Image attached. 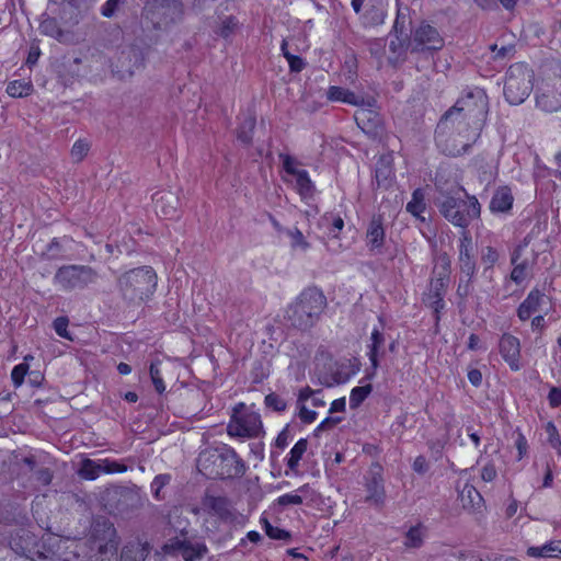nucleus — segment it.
Listing matches in <instances>:
<instances>
[{
    "label": "nucleus",
    "instance_id": "f257e3e1",
    "mask_svg": "<svg viewBox=\"0 0 561 561\" xmlns=\"http://www.w3.org/2000/svg\"><path fill=\"white\" fill-rule=\"evenodd\" d=\"M489 116V96L484 89H465L455 104L440 117L435 144L440 153L460 157L480 139Z\"/></svg>",
    "mask_w": 561,
    "mask_h": 561
},
{
    "label": "nucleus",
    "instance_id": "f03ea898",
    "mask_svg": "<svg viewBox=\"0 0 561 561\" xmlns=\"http://www.w3.org/2000/svg\"><path fill=\"white\" fill-rule=\"evenodd\" d=\"M197 470L207 479H233L243 476L244 461L233 447L222 444L203 450L196 461Z\"/></svg>",
    "mask_w": 561,
    "mask_h": 561
},
{
    "label": "nucleus",
    "instance_id": "7ed1b4c3",
    "mask_svg": "<svg viewBox=\"0 0 561 561\" xmlns=\"http://www.w3.org/2000/svg\"><path fill=\"white\" fill-rule=\"evenodd\" d=\"M327 305L323 291L317 286H308L287 306L285 318L293 328L307 332L319 322Z\"/></svg>",
    "mask_w": 561,
    "mask_h": 561
},
{
    "label": "nucleus",
    "instance_id": "20e7f679",
    "mask_svg": "<svg viewBox=\"0 0 561 561\" xmlns=\"http://www.w3.org/2000/svg\"><path fill=\"white\" fill-rule=\"evenodd\" d=\"M117 284L124 299L140 305L154 295L158 275L151 266H139L122 274Z\"/></svg>",
    "mask_w": 561,
    "mask_h": 561
},
{
    "label": "nucleus",
    "instance_id": "39448f33",
    "mask_svg": "<svg viewBox=\"0 0 561 561\" xmlns=\"http://www.w3.org/2000/svg\"><path fill=\"white\" fill-rule=\"evenodd\" d=\"M451 261L447 253L438 256L430 279L427 289L423 294V302L433 312L435 325L438 327L442 313L446 308L445 296L449 286Z\"/></svg>",
    "mask_w": 561,
    "mask_h": 561
},
{
    "label": "nucleus",
    "instance_id": "423d86ee",
    "mask_svg": "<svg viewBox=\"0 0 561 561\" xmlns=\"http://www.w3.org/2000/svg\"><path fill=\"white\" fill-rule=\"evenodd\" d=\"M440 215L453 226L469 231L470 224L481 216V205L474 195L466 193V199L446 195L438 204Z\"/></svg>",
    "mask_w": 561,
    "mask_h": 561
},
{
    "label": "nucleus",
    "instance_id": "0eeeda50",
    "mask_svg": "<svg viewBox=\"0 0 561 561\" xmlns=\"http://www.w3.org/2000/svg\"><path fill=\"white\" fill-rule=\"evenodd\" d=\"M534 88V71L526 62L511 65L505 75L504 96L512 105L522 104Z\"/></svg>",
    "mask_w": 561,
    "mask_h": 561
},
{
    "label": "nucleus",
    "instance_id": "6e6552de",
    "mask_svg": "<svg viewBox=\"0 0 561 561\" xmlns=\"http://www.w3.org/2000/svg\"><path fill=\"white\" fill-rule=\"evenodd\" d=\"M96 279V271L89 265H64L54 275V284L65 291L82 290Z\"/></svg>",
    "mask_w": 561,
    "mask_h": 561
},
{
    "label": "nucleus",
    "instance_id": "1a4fd4ad",
    "mask_svg": "<svg viewBox=\"0 0 561 561\" xmlns=\"http://www.w3.org/2000/svg\"><path fill=\"white\" fill-rule=\"evenodd\" d=\"M278 158L282 162L283 171L295 178V191L300 196L301 201L312 198L316 187L309 172L305 169H298L297 164H299V162L295 157L288 153H279Z\"/></svg>",
    "mask_w": 561,
    "mask_h": 561
},
{
    "label": "nucleus",
    "instance_id": "9d476101",
    "mask_svg": "<svg viewBox=\"0 0 561 561\" xmlns=\"http://www.w3.org/2000/svg\"><path fill=\"white\" fill-rule=\"evenodd\" d=\"M351 5L364 27H375L385 22L389 0H352Z\"/></svg>",
    "mask_w": 561,
    "mask_h": 561
},
{
    "label": "nucleus",
    "instance_id": "9b49d317",
    "mask_svg": "<svg viewBox=\"0 0 561 561\" xmlns=\"http://www.w3.org/2000/svg\"><path fill=\"white\" fill-rule=\"evenodd\" d=\"M261 428V416L253 411L238 412L234 410L228 425L229 434L249 438L259 436Z\"/></svg>",
    "mask_w": 561,
    "mask_h": 561
},
{
    "label": "nucleus",
    "instance_id": "f8f14e48",
    "mask_svg": "<svg viewBox=\"0 0 561 561\" xmlns=\"http://www.w3.org/2000/svg\"><path fill=\"white\" fill-rule=\"evenodd\" d=\"M378 320L380 325L375 327L371 330L369 342L367 344L366 355L369 359L370 371L366 373L365 377L360 380V382H363L364 380L370 381L374 379V377L376 376V371L380 366V359L385 354L382 350L386 343V337L383 334L385 320L381 316L378 317Z\"/></svg>",
    "mask_w": 561,
    "mask_h": 561
},
{
    "label": "nucleus",
    "instance_id": "ddd939ff",
    "mask_svg": "<svg viewBox=\"0 0 561 561\" xmlns=\"http://www.w3.org/2000/svg\"><path fill=\"white\" fill-rule=\"evenodd\" d=\"M412 44L414 50L437 51L444 47L445 41L436 27L423 21L412 34Z\"/></svg>",
    "mask_w": 561,
    "mask_h": 561
},
{
    "label": "nucleus",
    "instance_id": "4468645a",
    "mask_svg": "<svg viewBox=\"0 0 561 561\" xmlns=\"http://www.w3.org/2000/svg\"><path fill=\"white\" fill-rule=\"evenodd\" d=\"M366 497L365 502L375 507H382L386 501L385 480L382 477V467L375 465L365 481Z\"/></svg>",
    "mask_w": 561,
    "mask_h": 561
},
{
    "label": "nucleus",
    "instance_id": "2eb2a0df",
    "mask_svg": "<svg viewBox=\"0 0 561 561\" xmlns=\"http://www.w3.org/2000/svg\"><path fill=\"white\" fill-rule=\"evenodd\" d=\"M499 353L512 371L522 369L520 341L511 333H503L499 340Z\"/></svg>",
    "mask_w": 561,
    "mask_h": 561
},
{
    "label": "nucleus",
    "instance_id": "dca6fc26",
    "mask_svg": "<svg viewBox=\"0 0 561 561\" xmlns=\"http://www.w3.org/2000/svg\"><path fill=\"white\" fill-rule=\"evenodd\" d=\"M458 262L460 274L476 275L474 247L470 231H461L458 239Z\"/></svg>",
    "mask_w": 561,
    "mask_h": 561
},
{
    "label": "nucleus",
    "instance_id": "f3484780",
    "mask_svg": "<svg viewBox=\"0 0 561 561\" xmlns=\"http://www.w3.org/2000/svg\"><path fill=\"white\" fill-rule=\"evenodd\" d=\"M163 550L167 553H179L184 561H196L207 553V547L204 542L192 543L186 539L173 538L164 545Z\"/></svg>",
    "mask_w": 561,
    "mask_h": 561
},
{
    "label": "nucleus",
    "instance_id": "a211bd4d",
    "mask_svg": "<svg viewBox=\"0 0 561 561\" xmlns=\"http://www.w3.org/2000/svg\"><path fill=\"white\" fill-rule=\"evenodd\" d=\"M156 214L163 219H176L180 217V198L172 191H159L152 195Z\"/></svg>",
    "mask_w": 561,
    "mask_h": 561
},
{
    "label": "nucleus",
    "instance_id": "6ab92c4d",
    "mask_svg": "<svg viewBox=\"0 0 561 561\" xmlns=\"http://www.w3.org/2000/svg\"><path fill=\"white\" fill-rule=\"evenodd\" d=\"M156 8L159 15L158 28H167L184 18L185 8L181 0H161Z\"/></svg>",
    "mask_w": 561,
    "mask_h": 561
},
{
    "label": "nucleus",
    "instance_id": "aec40b11",
    "mask_svg": "<svg viewBox=\"0 0 561 561\" xmlns=\"http://www.w3.org/2000/svg\"><path fill=\"white\" fill-rule=\"evenodd\" d=\"M365 242L373 253H381L386 243L385 218L381 214L374 215L366 229Z\"/></svg>",
    "mask_w": 561,
    "mask_h": 561
},
{
    "label": "nucleus",
    "instance_id": "412c9836",
    "mask_svg": "<svg viewBox=\"0 0 561 561\" xmlns=\"http://www.w3.org/2000/svg\"><path fill=\"white\" fill-rule=\"evenodd\" d=\"M515 197L510 185L497 186L491 196L489 210L494 216H510L514 207Z\"/></svg>",
    "mask_w": 561,
    "mask_h": 561
},
{
    "label": "nucleus",
    "instance_id": "4be33fe9",
    "mask_svg": "<svg viewBox=\"0 0 561 561\" xmlns=\"http://www.w3.org/2000/svg\"><path fill=\"white\" fill-rule=\"evenodd\" d=\"M459 500L466 511L481 512L485 505L484 499L474 484V478L467 479L462 486L457 485Z\"/></svg>",
    "mask_w": 561,
    "mask_h": 561
},
{
    "label": "nucleus",
    "instance_id": "5701e85b",
    "mask_svg": "<svg viewBox=\"0 0 561 561\" xmlns=\"http://www.w3.org/2000/svg\"><path fill=\"white\" fill-rule=\"evenodd\" d=\"M546 295L542 290L535 287L526 296V298L518 305L516 316L519 321H528L536 312L540 310Z\"/></svg>",
    "mask_w": 561,
    "mask_h": 561
},
{
    "label": "nucleus",
    "instance_id": "b1692460",
    "mask_svg": "<svg viewBox=\"0 0 561 561\" xmlns=\"http://www.w3.org/2000/svg\"><path fill=\"white\" fill-rule=\"evenodd\" d=\"M396 179L392 161L385 156L380 157L376 163L373 185L376 190H389Z\"/></svg>",
    "mask_w": 561,
    "mask_h": 561
},
{
    "label": "nucleus",
    "instance_id": "393cba45",
    "mask_svg": "<svg viewBox=\"0 0 561 561\" xmlns=\"http://www.w3.org/2000/svg\"><path fill=\"white\" fill-rule=\"evenodd\" d=\"M357 126L365 134H377L381 124L380 115L370 107H359L354 114Z\"/></svg>",
    "mask_w": 561,
    "mask_h": 561
},
{
    "label": "nucleus",
    "instance_id": "a878e982",
    "mask_svg": "<svg viewBox=\"0 0 561 561\" xmlns=\"http://www.w3.org/2000/svg\"><path fill=\"white\" fill-rule=\"evenodd\" d=\"M327 99L330 102H341L348 105L358 106L362 103L359 96L353 91L339 85H330L327 90Z\"/></svg>",
    "mask_w": 561,
    "mask_h": 561
},
{
    "label": "nucleus",
    "instance_id": "bb28decb",
    "mask_svg": "<svg viewBox=\"0 0 561 561\" xmlns=\"http://www.w3.org/2000/svg\"><path fill=\"white\" fill-rule=\"evenodd\" d=\"M407 211L412 215L419 222H425L423 214L426 210L425 195L422 188H415L412 192L411 199L405 206Z\"/></svg>",
    "mask_w": 561,
    "mask_h": 561
},
{
    "label": "nucleus",
    "instance_id": "cd10ccee",
    "mask_svg": "<svg viewBox=\"0 0 561 561\" xmlns=\"http://www.w3.org/2000/svg\"><path fill=\"white\" fill-rule=\"evenodd\" d=\"M239 26L240 22L238 18L234 15H228L224 19H219V22H217L213 27V32L216 36L221 37L225 41H229Z\"/></svg>",
    "mask_w": 561,
    "mask_h": 561
},
{
    "label": "nucleus",
    "instance_id": "c85d7f7f",
    "mask_svg": "<svg viewBox=\"0 0 561 561\" xmlns=\"http://www.w3.org/2000/svg\"><path fill=\"white\" fill-rule=\"evenodd\" d=\"M561 554V540H550L542 546H531L527 556L531 558H554Z\"/></svg>",
    "mask_w": 561,
    "mask_h": 561
},
{
    "label": "nucleus",
    "instance_id": "c756f323",
    "mask_svg": "<svg viewBox=\"0 0 561 561\" xmlns=\"http://www.w3.org/2000/svg\"><path fill=\"white\" fill-rule=\"evenodd\" d=\"M33 83L31 80L16 79L7 84L5 92L11 98H25L33 92Z\"/></svg>",
    "mask_w": 561,
    "mask_h": 561
},
{
    "label": "nucleus",
    "instance_id": "7c9ffc66",
    "mask_svg": "<svg viewBox=\"0 0 561 561\" xmlns=\"http://www.w3.org/2000/svg\"><path fill=\"white\" fill-rule=\"evenodd\" d=\"M500 253L499 251L491 245H488L482 249L481 252V263L483 265L482 275L485 277H492L493 270L495 264L499 262Z\"/></svg>",
    "mask_w": 561,
    "mask_h": 561
},
{
    "label": "nucleus",
    "instance_id": "2f4dec72",
    "mask_svg": "<svg viewBox=\"0 0 561 561\" xmlns=\"http://www.w3.org/2000/svg\"><path fill=\"white\" fill-rule=\"evenodd\" d=\"M308 440L306 438L298 439L291 447L287 455L286 465L289 469L295 470L298 466L302 456L307 451Z\"/></svg>",
    "mask_w": 561,
    "mask_h": 561
},
{
    "label": "nucleus",
    "instance_id": "473e14b6",
    "mask_svg": "<svg viewBox=\"0 0 561 561\" xmlns=\"http://www.w3.org/2000/svg\"><path fill=\"white\" fill-rule=\"evenodd\" d=\"M103 473V465L102 462H96L92 459H84L81 462L79 474L85 479L93 481L100 477V474Z\"/></svg>",
    "mask_w": 561,
    "mask_h": 561
},
{
    "label": "nucleus",
    "instance_id": "72a5a7b5",
    "mask_svg": "<svg viewBox=\"0 0 561 561\" xmlns=\"http://www.w3.org/2000/svg\"><path fill=\"white\" fill-rule=\"evenodd\" d=\"M373 391L371 383L354 387L350 392V408L357 409L369 397Z\"/></svg>",
    "mask_w": 561,
    "mask_h": 561
},
{
    "label": "nucleus",
    "instance_id": "f704fd0d",
    "mask_svg": "<svg viewBox=\"0 0 561 561\" xmlns=\"http://www.w3.org/2000/svg\"><path fill=\"white\" fill-rule=\"evenodd\" d=\"M260 523L266 536L273 540H289L291 538L289 531L277 526H273L266 517H261Z\"/></svg>",
    "mask_w": 561,
    "mask_h": 561
},
{
    "label": "nucleus",
    "instance_id": "c9c22d12",
    "mask_svg": "<svg viewBox=\"0 0 561 561\" xmlns=\"http://www.w3.org/2000/svg\"><path fill=\"white\" fill-rule=\"evenodd\" d=\"M61 241H72L71 237L64 236L62 238H53L46 245L45 255L47 260H60L62 259V244Z\"/></svg>",
    "mask_w": 561,
    "mask_h": 561
},
{
    "label": "nucleus",
    "instance_id": "e433bc0d",
    "mask_svg": "<svg viewBox=\"0 0 561 561\" xmlns=\"http://www.w3.org/2000/svg\"><path fill=\"white\" fill-rule=\"evenodd\" d=\"M160 364H161V362L159 359L151 362L150 367H149V374H150V378H151L152 385L154 387V390L159 394H162L165 391L167 387H165V383H164V380L162 377V373L159 367Z\"/></svg>",
    "mask_w": 561,
    "mask_h": 561
},
{
    "label": "nucleus",
    "instance_id": "4c0bfd02",
    "mask_svg": "<svg viewBox=\"0 0 561 561\" xmlns=\"http://www.w3.org/2000/svg\"><path fill=\"white\" fill-rule=\"evenodd\" d=\"M545 431L547 433L548 444L556 449L557 454L561 457V436L558 427L552 421H548L545 425Z\"/></svg>",
    "mask_w": 561,
    "mask_h": 561
},
{
    "label": "nucleus",
    "instance_id": "58836bf2",
    "mask_svg": "<svg viewBox=\"0 0 561 561\" xmlns=\"http://www.w3.org/2000/svg\"><path fill=\"white\" fill-rule=\"evenodd\" d=\"M423 543L422 524L412 526L405 534L404 545L409 548H420Z\"/></svg>",
    "mask_w": 561,
    "mask_h": 561
},
{
    "label": "nucleus",
    "instance_id": "ea45409f",
    "mask_svg": "<svg viewBox=\"0 0 561 561\" xmlns=\"http://www.w3.org/2000/svg\"><path fill=\"white\" fill-rule=\"evenodd\" d=\"M90 151V142L87 139L75 141L70 154L73 162L82 161Z\"/></svg>",
    "mask_w": 561,
    "mask_h": 561
},
{
    "label": "nucleus",
    "instance_id": "a19ab883",
    "mask_svg": "<svg viewBox=\"0 0 561 561\" xmlns=\"http://www.w3.org/2000/svg\"><path fill=\"white\" fill-rule=\"evenodd\" d=\"M474 275H463L460 274L459 283L457 285L456 295L457 297L463 301L470 295L472 289V282Z\"/></svg>",
    "mask_w": 561,
    "mask_h": 561
},
{
    "label": "nucleus",
    "instance_id": "79ce46f5",
    "mask_svg": "<svg viewBox=\"0 0 561 561\" xmlns=\"http://www.w3.org/2000/svg\"><path fill=\"white\" fill-rule=\"evenodd\" d=\"M255 127V118H250L247 122V126H240L237 129V139L244 145H249L252 141L253 133Z\"/></svg>",
    "mask_w": 561,
    "mask_h": 561
},
{
    "label": "nucleus",
    "instance_id": "37998d69",
    "mask_svg": "<svg viewBox=\"0 0 561 561\" xmlns=\"http://www.w3.org/2000/svg\"><path fill=\"white\" fill-rule=\"evenodd\" d=\"M69 319L66 316L57 317L53 322V328L58 336L68 341H73L71 333L68 330Z\"/></svg>",
    "mask_w": 561,
    "mask_h": 561
},
{
    "label": "nucleus",
    "instance_id": "c03bdc74",
    "mask_svg": "<svg viewBox=\"0 0 561 561\" xmlns=\"http://www.w3.org/2000/svg\"><path fill=\"white\" fill-rule=\"evenodd\" d=\"M287 234L291 239L290 244L293 249H301L306 251L310 248V243L306 240L304 233L297 227L289 229Z\"/></svg>",
    "mask_w": 561,
    "mask_h": 561
},
{
    "label": "nucleus",
    "instance_id": "a18cd8bd",
    "mask_svg": "<svg viewBox=\"0 0 561 561\" xmlns=\"http://www.w3.org/2000/svg\"><path fill=\"white\" fill-rule=\"evenodd\" d=\"M513 270L511 271L510 278L515 284H522L527 277L528 262L526 260L522 263L512 264Z\"/></svg>",
    "mask_w": 561,
    "mask_h": 561
},
{
    "label": "nucleus",
    "instance_id": "49530a36",
    "mask_svg": "<svg viewBox=\"0 0 561 561\" xmlns=\"http://www.w3.org/2000/svg\"><path fill=\"white\" fill-rule=\"evenodd\" d=\"M103 465V473L105 474H115V473H124L128 470V467L114 459L105 458L101 460Z\"/></svg>",
    "mask_w": 561,
    "mask_h": 561
},
{
    "label": "nucleus",
    "instance_id": "de8ad7c7",
    "mask_svg": "<svg viewBox=\"0 0 561 561\" xmlns=\"http://www.w3.org/2000/svg\"><path fill=\"white\" fill-rule=\"evenodd\" d=\"M169 482H170L169 474H158L153 478L150 488H151L152 496L157 501L162 500L160 492Z\"/></svg>",
    "mask_w": 561,
    "mask_h": 561
},
{
    "label": "nucleus",
    "instance_id": "09e8293b",
    "mask_svg": "<svg viewBox=\"0 0 561 561\" xmlns=\"http://www.w3.org/2000/svg\"><path fill=\"white\" fill-rule=\"evenodd\" d=\"M208 507L218 515H225L228 512V501L224 496H211Z\"/></svg>",
    "mask_w": 561,
    "mask_h": 561
},
{
    "label": "nucleus",
    "instance_id": "8fccbe9b",
    "mask_svg": "<svg viewBox=\"0 0 561 561\" xmlns=\"http://www.w3.org/2000/svg\"><path fill=\"white\" fill-rule=\"evenodd\" d=\"M265 404L274 411L282 412L287 408L286 401L276 393H270L265 397Z\"/></svg>",
    "mask_w": 561,
    "mask_h": 561
},
{
    "label": "nucleus",
    "instance_id": "3c124183",
    "mask_svg": "<svg viewBox=\"0 0 561 561\" xmlns=\"http://www.w3.org/2000/svg\"><path fill=\"white\" fill-rule=\"evenodd\" d=\"M285 59L287 60L289 70L291 72H300L306 67L305 59L298 55H294L291 53H286Z\"/></svg>",
    "mask_w": 561,
    "mask_h": 561
},
{
    "label": "nucleus",
    "instance_id": "603ef678",
    "mask_svg": "<svg viewBox=\"0 0 561 561\" xmlns=\"http://www.w3.org/2000/svg\"><path fill=\"white\" fill-rule=\"evenodd\" d=\"M28 371V365L25 363L18 364L11 371V379L15 386L23 383L25 376Z\"/></svg>",
    "mask_w": 561,
    "mask_h": 561
},
{
    "label": "nucleus",
    "instance_id": "864d4df0",
    "mask_svg": "<svg viewBox=\"0 0 561 561\" xmlns=\"http://www.w3.org/2000/svg\"><path fill=\"white\" fill-rule=\"evenodd\" d=\"M515 448L517 450V460H522L528 451V442L526 436L522 432H517L515 442H514Z\"/></svg>",
    "mask_w": 561,
    "mask_h": 561
},
{
    "label": "nucleus",
    "instance_id": "5fc2aeb1",
    "mask_svg": "<svg viewBox=\"0 0 561 561\" xmlns=\"http://www.w3.org/2000/svg\"><path fill=\"white\" fill-rule=\"evenodd\" d=\"M122 561H144V553L134 547H124L121 554Z\"/></svg>",
    "mask_w": 561,
    "mask_h": 561
},
{
    "label": "nucleus",
    "instance_id": "6e6d98bb",
    "mask_svg": "<svg viewBox=\"0 0 561 561\" xmlns=\"http://www.w3.org/2000/svg\"><path fill=\"white\" fill-rule=\"evenodd\" d=\"M35 480L43 486L49 485L53 480V472L47 467H41L34 471Z\"/></svg>",
    "mask_w": 561,
    "mask_h": 561
},
{
    "label": "nucleus",
    "instance_id": "4d7b16f0",
    "mask_svg": "<svg viewBox=\"0 0 561 561\" xmlns=\"http://www.w3.org/2000/svg\"><path fill=\"white\" fill-rule=\"evenodd\" d=\"M124 2L125 0H106L101 7V14L105 18H112Z\"/></svg>",
    "mask_w": 561,
    "mask_h": 561
},
{
    "label": "nucleus",
    "instance_id": "13d9d810",
    "mask_svg": "<svg viewBox=\"0 0 561 561\" xmlns=\"http://www.w3.org/2000/svg\"><path fill=\"white\" fill-rule=\"evenodd\" d=\"M276 501L282 506L299 505L302 503V497L297 493L289 492L282 494L280 496L277 497Z\"/></svg>",
    "mask_w": 561,
    "mask_h": 561
},
{
    "label": "nucleus",
    "instance_id": "bf43d9fd",
    "mask_svg": "<svg viewBox=\"0 0 561 561\" xmlns=\"http://www.w3.org/2000/svg\"><path fill=\"white\" fill-rule=\"evenodd\" d=\"M298 416L304 424H311L317 420L318 413L314 410L308 409L305 404H300Z\"/></svg>",
    "mask_w": 561,
    "mask_h": 561
},
{
    "label": "nucleus",
    "instance_id": "052dcab7",
    "mask_svg": "<svg viewBox=\"0 0 561 561\" xmlns=\"http://www.w3.org/2000/svg\"><path fill=\"white\" fill-rule=\"evenodd\" d=\"M343 417L341 416H327L324 417L316 427L317 432H323L335 427L339 423H341Z\"/></svg>",
    "mask_w": 561,
    "mask_h": 561
},
{
    "label": "nucleus",
    "instance_id": "680f3d73",
    "mask_svg": "<svg viewBox=\"0 0 561 561\" xmlns=\"http://www.w3.org/2000/svg\"><path fill=\"white\" fill-rule=\"evenodd\" d=\"M492 53H494V59H504L514 54L515 48L513 45L497 47L496 44L490 46Z\"/></svg>",
    "mask_w": 561,
    "mask_h": 561
},
{
    "label": "nucleus",
    "instance_id": "e2e57ef3",
    "mask_svg": "<svg viewBox=\"0 0 561 561\" xmlns=\"http://www.w3.org/2000/svg\"><path fill=\"white\" fill-rule=\"evenodd\" d=\"M548 402L549 407L552 409H557L561 407V388L552 387L548 393Z\"/></svg>",
    "mask_w": 561,
    "mask_h": 561
},
{
    "label": "nucleus",
    "instance_id": "0e129e2a",
    "mask_svg": "<svg viewBox=\"0 0 561 561\" xmlns=\"http://www.w3.org/2000/svg\"><path fill=\"white\" fill-rule=\"evenodd\" d=\"M497 476L495 466L491 462L484 465L481 469V479L484 482H492Z\"/></svg>",
    "mask_w": 561,
    "mask_h": 561
},
{
    "label": "nucleus",
    "instance_id": "69168bd1",
    "mask_svg": "<svg viewBox=\"0 0 561 561\" xmlns=\"http://www.w3.org/2000/svg\"><path fill=\"white\" fill-rule=\"evenodd\" d=\"M529 320L531 331L541 334L546 328V319L543 314L533 316Z\"/></svg>",
    "mask_w": 561,
    "mask_h": 561
},
{
    "label": "nucleus",
    "instance_id": "338daca9",
    "mask_svg": "<svg viewBox=\"0 0 561 561\" xmlns=\"http://www.w3.org/2000/svg\"><path fill=\"white\" fill-rule=\"evenodd\" d=\"M412 468L416 473L423 474L428 470L430 466L426 458L420 455L414 459Z\"/></svg>",
    "mask_w": 561,
    "mask_h": 561
},
{
    "label": "nucleus",
    "instance_id": "774afa93",
    "mask_svg": "<svg viewBox=\"0 0 561 561\" xmlns=\"http://www.w3.org/2000/svg\"><path fill=\"white\" fill-rule=\"evenodd\" d=\"M467 377H468V380L469 382L473 386V387H480L481 383H482V373L480 371V369L478 368H471L468 370V374H467Z\"/></svg>",
    "mask_w": 561,
    "mask_h": 561
}]
</instances>
